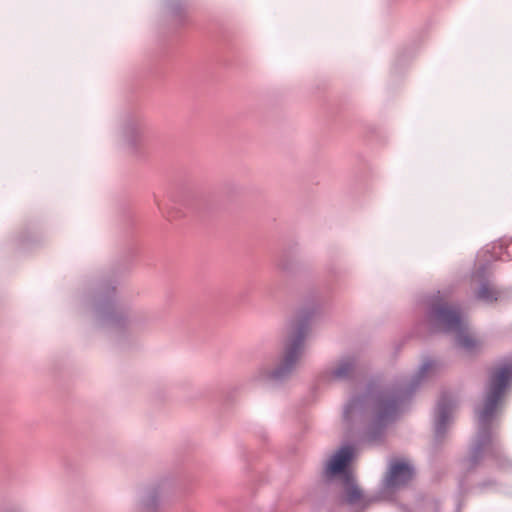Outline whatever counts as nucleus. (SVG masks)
Returning <instances> with one entry per match:
<instances>
[{"label": "nucleus", "mask_w": 512, "mask_h": 512, "mask_svg": "<svg viewBox=\"0 0 512 512\" xmlns=\"http://www.w3.org/2000/svg\"><path fill=\"white\" fill-rule=\"evenodd\" d=\"M435 365L433 360L427 359L410 380L401 376L383 386L369 383L365 393L353 397L345 405L344 419L350 421L358 416H370L366 439L371 443L381 441L386 428L405 411L413 394Z\"/></svg>", "instance_id": "nucleus-1"}, {"label": "nucleus", "mask_w": 512, "mask_h": 512, "mask_svg": "<svg viewBox=\"0 0 512 512\" xmlns=\"http://www.w3.org/2000/svg\"><path fill=\"white\" fill-rule=\"evenodd\" d=\"M512 380V365L505 364L489 374L483 407L477 410V438L463 463L467 471H473L487 455L499 468H506L510 461L504 455L501 444L492 436V421L496 408Z\"/></svg>", "instance_id": "nucleus-2"}, {"label": "nucleus", "mask_w": 512, "mask_h": 512, "mask_svg": "<svg viewBox=\"0 0 512 512\" xmlns=\"http://www.w3.org/2000/svg\"><path fill=\"white\" fill-rule=\"evenodd\" d=\"M314 315L313 310L302 311L291 323V331L283 342V353L276 367L272 370L261 366L254 379L273 385L281 384L294 372L296 365L304 351V341L310 329V322Z\"/></svg>", "instance_id": "nucleus-3"}, {"label": "nucleus", "mask_w": 512, "mask_h": 512, "mask_svg": "<svg viewBox=\"0 0 512 512\" xmlns=\"http://www.w3.org/2000/svg\"><path fill=\"white\" fill-rule=\"evenodd\" d=\"M353 456L354 448L351 445L342 446L328 462L324 474L326 477L341 475L343 482L342 501L349 506L366 509L378 498L365 495L358 486L354 475L347 470Z\"/></svg>", "instance_id": "nucleus-4"}, {"label": "nucleus", "mask_w": 512, "mask_h": 512, "mask_svg": "<svg viewBox=\"0 0 512 512\" xmlns=\"http://www.w3.org/2000/svg\"><path fill=\"white\" fill-rule=\"evenodd\" d=\"M427 318L432 328L454 334L457 345L466 351L472 352L478 347L479 342L469 334L468 323L459 308L435 302L430 305Z\"/></svg>", "instance_id": "nucleus-5"}, {"label": "nucleus", "mask_w": 512, "mask_h": 512, "mask_svg": "<svg viewBox=\"0 0 512 512\" xmlns=\"http://www.w3.org/2000/svg\"><path fill=\"white\" fill-rule=\"evenodd\" d=\"M115 286L102 283L95 295V312L97 318L105 325L116 328L125 322L123 311L117 306L115 300Z\"/></svg>", "instance_id": "nucleus-6"}, {"label": "nucleus", "mask_w": 512, "mask_h": 512, "mask_svg": "<svg viewBox=\"0 0 512 512\" xmlns=\"http://www.w3.org/2000/svg\"><path fill=\"white\" fill-rule=\"evenodd\" d=\"M455 406L456 401L451 395L447 393L441 395L434 416V431L437 441H441L444 438L448 424L452 420V412Z\"/></svg>", "instance_id": "nucleus-7"}, {"label": "nucleus", "mask_w": 512, "mask_h": 512, "mask_svg": "<svg viewBox=\"0 0 512 512\" xmlns=\"http://www.w3.org/2000/svg\"><path fill=\"white\" fill-rule=\"evenodd\" d=\"M414 476V467L407 462L393 460L383 479V486L388 489L400 488L408 484Z\"/></svg>", "instance_id": "nucleus-8"}, {"label": "nucleus", "mask_w": 512, "mask_h": 512, "mask_svg": "<svg viewBox=\"0 0 512 512\" xmlns=\"http://www.w3.org/2000/svg\"><path fill=\"white\" fill-rule=\"evenodd\" d=\"M359 371V361L355 355L342 356L336 364L330 368L326 376L331 381H349L356 377Z\"/></svg>", "instance_id": "nucleus-9"}, {"label": "nucleus", "mask_w": 512, "mask_h": 512, "mask_svg": "<svg viewBox=\"0 0 512 512\" xmlns=\"http://www.w3.org/2000/svg\"><path fill=\"white\" fill-rule=\"evenodd\" d=\"M167 483L160 481L144 488L141 494V506L145 512H156Z\"/></svg>", "instance_id": "nucleus-10"}, {"label": "nucleus", "mask_w": 512, "mask_h": 512, "mask_svg": "<svg viewBox=\"0 0 512 512\" xmlns=\"http://www.w3.org/2000/svg\"><path fill=\"white\" fill-rule=\"evenodd\" d=\"M476 298L486 303H492L498 300L499 292L488 281H483L476 293Z\"/></svg>", "instance_id": "nucleus-11"}, {"label": "nucleus", "mask_w": 512, "mask_h": 512, "mask_svg": "<svg viewBox=\"0 0 512 512\" xmlns=\"http://www.w3.org/2000/svg\"><path fill=\"white\" fill-rule=\"evenodd\" d=\"M125 133H126L128 143L131 146H135L137 143V140L140 138V134H139L137 127H135L134 125L128 126L126 128Z\"/></svg>", "instance_id": "nucleus-12"}, {"label": "nucleus", "mask_w": 512, "mask_h": 512, "mask_svg": "<svg viewBox=\"0 0 512 512\" xmlns=\"http://www.w3.org/2000/svg\"><path fill=\"white\" fill-rule=\"evenodd\" d=\"M503 244L499 243L493 247L494 256L502 261L509 260L512 257V254L509 251V247L505 248V252H502Z\"/></svg>", "instance_id": "nucleus-13"}, {"label": "nucleus", "mask_w": 512, "mask_h": 512, "mask_svg": "<svg viewBox=\"0 0 512 512\" xmlns=\"http://www.w3.org/2000/svg\"><path fill=\"white\" fill-rule=\"evenodd\" d=\"M154 203L160 212H164V205L157 195H154Z\"/></svg>", "instance_id": "nucleus-14"}]
</instances>
